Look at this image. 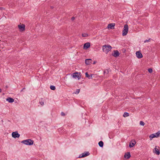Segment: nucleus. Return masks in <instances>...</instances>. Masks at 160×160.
Listing matches in <instances>:
<instances>
[{
	"label": "nucleus",
	"mask_w": 160,
	"mask_h": 160,
	"mask_svg": "<svg viewBox=\"0 0 160 160\" xmlns=\"http://www.w3.org/2000/svg\"><path fill=\"white\" fill-rule=\"evenodd\" d=\"M112 48L111 46L110 45H104L102 46V50L103 52H105L106 54L110 51Z\"/></svg>",
	"instance_id": "1"
},
{
	"label": "nucleus",
	"mask_w": 160,
	"mask_h": 160,
	"mask_svg": "<svg viewBox=\"0 0 160 160\" xmlns=\"http://www.w3.org/2000/svg\"><path fill=\"white\" fill-rule=\"evenodd\" d=\"M21 142L25 145L30 146L33 145L34 141L33 140L29 139L23 140Z\"/></svg>",
	"instance_id": "2"
},
{
	"label": "nucleus",
	"mask_w": 160,
	"mask_h": 160,
	"mask_svg": "<svg viewBox=\"0 0 160 160\" xmlns=\"http://www.w3.org/2000/svg\"><path fill=\"white\" fill-rule=\"evenodd\" d=\"M128 27L127 24H125L123 28V29L122 30V35L123 36H124L126 35L128 33Z\"/></svg>",
	"instance_id": "3"
},
{
	"label": "nucleus",
	"mask_w": 160,
	"mask_h": 160,
	"mask_svg": "<svg viewBox=\"0 0 160 160\" xmlns=\"http://www.w3.org/2000/svg\"><path fill=\"white\" fill-rule=\"evenodd\" d=\"M72 76L73 78H77L78 80L81 78V76L80 75V73L78 72H76L72 74Z\"/></svg>",
	"instance_id": "4"
},
{
	"label": "nucleus",
	"mask_w": 160,
	"mask_h": 160,
	"mask_svg": "<svg viewBox=\"0 0 160 160\" xmlns=\"http://www.w3.org/2000/svg\"><path fill=\"white\" fill-rule=\"evenodd\" d=\"M25 26L24 24H21L18 25V28L19 29L20 31L22 32L25 30Z\"/></svg>",
	"instance_id": "5"
},
{
	"label": "nucleus",
	"mask_w": 160,
	"mask_h": 160,
	"mask_svg": "<svg viewBox=\"0 0 160 160\" xmlns=\"http://www.w3.org/2000/svg\"><path fill=\"white\" fill-rule=\"evenodd\" d=\"M12 136L13 138H18L20 137V134L18 133L17 131L13 132L12 133Z\"/></svg>",
	"instance_id": "6"
},
{
	"label": "nucleus",
	"mask_w": 160,
	"mask_h": 160,
	"mask_svg": "<svg viewBox=\"0 0 160 160\" xmlns=\"http://www.w3.org/2000/svg\"><path fill=\"white\" fill-rule=\"evenodd\" d=\"M89 154L90 153L88 152H84L80 154L78 157V158H84L88 156Z\"/></svg>",
	"instance_id": "7"
},
{
	"label": "nucleus",
	"mask_w": 160,
	"mask_h": 160,
	"mask_svg": "<svg viewBox=\"0 0 160 160\" xmlns=\"http://www.w3.org/2000/svg\"><path fill=\"white\" fill-rule=\"evenodd\" d=\"M113 52L114 53H112V56L116 58L118 57L119 56L120 54L118 50H114Z\"/></svg>",
	"instance_id": "8"
},
{
	"label": "nucleus",
	"mask_w": 160,
	"mask_h": 160,
	"mask_svg": "<svg viewBox=\"0 0 160 160\" xmlns=\"http://www.w3.org/2000/svg\"><path fill=\"white\" fill-rule=\"evenodd\" d=\"M157 146H156L153 150V152L157 155H159L160 153V150L159 149L157 148Z\"/></svg>",
	"instance_id": "9"
},
{
	"label": "nucleus",
	"mask_w": 160,
	"mask_h": 160,
	"mask_svg": "<svg viewBox=\"0 0 160 160\" xmlns=\"http://www.w3.org/2000/svg\"><path fill=\"white\" fill-rule=\"evenodd\" d=\"M136 55L137 57L138 58H139V59L143 57V56H142V54L140 52V51H138L136 52Z\"/></svg>",
	"instance_id": "10"
},
{
	"label": "nucleus",
	"mask_w": 160,
	"mask_h": 160,
	"mask_svg": "<svg viewBox=\"0 0 160 160\" xmlns=\"http://www.w3.org/2000/svg\"><path fill=\"white\" fill-rule=\"evenodd\" d=\"M90 43L88 42L85 43L84 44L83 47V49H87L90 47Z\"/></svg>",
	"instance_id": "11"
},
{
	"label": "nucleus",
	"mask_w": 160,
	"mask_h": 160,
	"mask_svg": "<svg viewBox=\"0 0 160 160\" xmlns=\"http://www.w3.org/2000/svg\"><path fill=\"white\" fill-rule=\"evenodd\" d=\"M136 143V142L135 140H133V141L132 140L131 142H130L129 143V147L130 148L132 147H133L134 146V145Z\"/></svg>",
	"instance_id": "12"
},
{
	"label": "nucleus",
	"mask_w": 160,
	"mask_h": 160,
	"mask_svg": "<svg viewBox=\"0 0 160 160\" xmlns=\"http://www.w3.org/2000/svg\"><path fill=\"white\" fill-rule=\"evenodd\" d=\"M92 60L91 59H87L85 60V63L86 65H90L92 63Z\"/></svg>",
	"instance_id": "13"
},
{
	"label": "nucleus",
	"mask_w": 160,
	"mask_h": 160,
	"mask_svg": "<svg viewBox=\"0 0 160 160\" xmlns=\"http://www.w3.org/2000/svg\"><path fill=\"white\" fill-rule=\"evenodd\" d=\"M115 24L114 23H111L108 24V28H110L111 29H113L114 28Z\"/></svg>",
	"instance_id": "14"
},
{
	"label": "nucleus",
	"mask_w": 160,
	"mask_h": 160,
	"mask_svg": "<svg viewBox=\"0 0 160 160\" xmlns=\"http://www.w3.org/2000/svg\"><path fill=\"white\" fill-rule=\"evenodd\" d=\"M131 157L130 154L129 152H127L124 156V157L127 159H129Z\"/></svg>",
	"instance_id": "15"
},
{
	"label": "nucleus",
	"mask_w": 160,
	"mask_h": 160,
	"mask_svg": "<svg viewBox=\"0 0 160 160\" xmlns=\"http://www.w3.org/2000/svg\"><path fill=\"white\" fill-rule=\"evenodd\" d=\"M157 135L156 133L155 134H152L149 136L150 140H152V139L154 138H157Z\"/></svg>",
	"instance_id": "16"
},
{
	"label": "nucleus",
	"mask_w": 160,
	"mask_h": 160,
	"mask_svg": "<svg viewBox=\"0 0 160 160\" xmlns=\"http://www.w3.org/2000/svg\"><path fill=\"white\" fill-rule=\"evenodd\" d=\"M6 101L10 103H12L14 102V99L12 98L9 97L6 99Z\"/></svg>",
	"instance_id": "17"
},
{
	"label": "nucleus",
	"mask_w": 160,
	"mask_h": 160,
	"mask_svg": "<svg viewBox=\"0 0 160 160\" xmlns=\"http://www.w3.org/2000/svg\"><path fill=\"white\" fill-rule=\"evenodd\" d=\"M85 75L86 77L88 78L89 79L92 78V74H90V75H89L88 72H86L85 73Z\"/></svg>",
	"instance_id": "18"
},
{
	"label": "nucleus",
	"mask_w": 160,
	"mask_h": 160,
	"mask_svg": "<svg viewBox=\"0 0 160 160\" xmlns=\"http://www.w3.org/2000/svg\"><path fill=\"white\" fill-rule=\"evenodd\" d=\"M98 145L101 147H102L103 146V142L102 141H100L98 142Z\"/></svg>",
	"instance_id": "19"
},
{
	"label": "nucleus",
	"mask_w": 160,
	"mask_h": 160,
	"mask_svg": "<svg viewBox=\"0 0 160 160\" xmlns=\"http://www.w3.org/2000/svg\"><path fill=\"white\" fill-rule=\"evenodd\" d=\"M41 101H39V103L42 106L44 104V102H43V98H41Z\"/></svg>",
	"instance_id": "20"
},
{
	"label": "nucleus",
	"mask_w": 160,
	"mask_h": 160,
	"mask_svg": "<svg viewBox=\"0 0 160 160\" xmlns=\"http://www.w3.org/2000/svg\"><path fill=\"white\" fill-rule=\"evenodd\" d=\"M129 116V113H128L127 112H125L123 115V117H128V116Z\"/></svg>",
	"instance_id": "21"
},
{
	"label": "nucleus",
	"mask_w": 160,
	"mask_h": 160,
	"mask_svg": "<svg viewBox=\"0 0 160 160\" xmlns=\"http://www.w3.org/2000/svg\"><path fill=\"white\" fill-rule=\"evenodd\" d=\"M109 72V70L108 69L105 70L104 72V75L105 74H108Z\"/></svg>",
	"instance_id": "22"
},
{
	"label": "nucleus",
	"mask_w": 160,
	"mask_h": 160,
	"mask_svg": "<svg viewBox=\"0 0 160 160\" xmlns=\"http://www.w3.org/2000/svg\"><path fill=\"white\" fill-rule=\"evenodd\" d=\"M50 88L51 90H55L56 89V88H55V86H52V85H51L50 86Z\"/></svg>",
	"instance_id": "23"
},
{
	"label": "nucleus",
	"mask_w": 160,
	"mask_h": 160,
	"mask_svg": "<svg viewBox=\"0 0 160 160\" xmlns=\"http://www.w3.org/2000/svg\"><path fill=\"white\" fill-rule=\"evenodd\" d=\"M88 35L87 33H84L82 34V36L83 37H87L88 36Z\"/></svg>",
	"instance_id": "24"
},
{
	"label": "nucleus",
	"mask_w": 160,
	"mask_h": 160,
	"mask_svg": "<svg viewBox=\"0 0 160 160\" xmlns=\"http://www.w3.org/2000/svg\"><path fill=\"white\" fill-rule=\"evenodd\" d=\"M140 124L141 125L143 126L145 125V123H144V122L143 121H141L140 122Z\"/></svg>",
	"instance_id": "25"
},
{
	"label": "nucleus",
	"mask_w": 160,
	"mask_h": 160,
	"mask_svg": "<svg viewBox=\"0 0 160 160\" xmlns=\"http://www.w3.org/2000/svg\"><path fill=\"white\" fill-rule=\"evenodd\" d=\"M157 136L158 137L160 136V131H158L157 133H156Z\"/></svg>",
	"instance_id": "26"
},
{
	"label": "nucleus",
	"mask_w": 160,
	"mask_h": 160,
	"mask_svg": "<svg viewBox=\"0 0 160 160\" xmlns=\"http://www.w3.org/2000/svg\"><path fill=\"white\" fill-rule=\"evenodd\" d=\"M148 72L150 73H151L152 72V69L151 68H149L148 70Z\"/></svg>",
	"instance_id": "27"
},
{
	"label": "nucleus",
	"mask_w": 160,
	"mask_h": 160,
	"mask_svg": "<svg viewBox=\"0 0 160 160\" xmlns=\"http://www.w3.org/2000/svg\"><path fill=\"white\" fill-rule=\"evenodd\" d=\"M80 92V89H77L76 90V92H75V93L76 94H78Z\"/></svg>",
	"instance_id": "28"
},
{
	"label": "nucleus",
	"mask_w": 160,
	"mask_h": 160,
	"mask_svg": "<svg viewBox=\"0 0 160 160\" xmlns=\"http://www.w3.org/2000/svg\"><path fill=\"white\" fill-rule=\"evenodd\" d=\"M61 114L62 116H65V114L64 112H62L61 113Z\"/></svg>",
	"instance_id": "29"
},
{
	"label": "nucleus",
	"mask_w": 160,
	"mask_h": 160,
	"mask_svg": "<svg viewBox=\"0 0 160 160\" xmlns=\"http://www.w3.org/2000/svg\"><path fill=\"white\" fill-rule=\"evenodd\" d=\"M150 38H149L148 40H146L144 41V42L150 41Z\"/></svg>",
	"instance_id": "30"
},
{
	"label": "nucleus",
	"mask_w": 160,
	"mask_h": 160,
	"mask_svg": "<svg viewBox=\"0 0 160 160\" xmlns=\"http://www.w3.org/2000/svg\"><path fill=\"white\" fill-rule=\"evenodd\" d=\"M75 19V17H72L71 18V20H72V21H73V20H74Z\"/></svg>",
	"instance_id": "31"
},
{
	"label": "nucleus",
	"mask_w": 160,
	"mask_h": 160,
	"mask_svg": "<svg viewBox=\"0 0 160 160\" xmlns=\"http://www.w3.org/2000/svg\"><path fill=\"white\" fill-rule=\"evenodd\" d=\"M97 62L96 61H95L94 62H93V64H95Z\"/></svg>",
	"instance_id": "32"
},
{
	"label": "nucleus",
	"mask_w": 160,
	"mask_h": 160,
	"mask_svg": "<svg viewBox=\"0 0 160 160\" xmlns=\"http://www.w3.org/2000/svg\"><path fill=\"white\" fill-rule=\"evenodd\" d=\"M51 8L52 9H53V6H51Z\"/></svg>",
	"instance_id": "33"
},
{
	"label": "nucleus",
	"mask_w": 160,
	"mask_h": 160,
	"mask_svg": "<svg viewBox=\"0 0 160 160\" xmlns=\"http://www.w3.org/2000/svg\"><path fill=\"white\" fill-rule=\"evenodd\" d=\"M3 8L2 7H0V10H2Z\"/></svg>",
	"instance_id": "34"
},
{
	"label": "nucleus",
	"mask_w": 160,
	"mask_h": 160,
	"mask_svg": "<svg viewBox=\"0 0 160 160\" xmlns=\"http://www.w3.org/2000/svg\"><path fill=\"white\" fill-rule=\"evenodd\" d=\"M2 92V89L0 88V92Z\"/></svg>",
	"instance_id": "35"
},
{
	"label": "nucleus",
	"mask_w": 160,
	"mask_h": 160,
	"mask_svg": "<svg viewBox=\"0 0 160 160\" xmlns=\"http://www.w3.org/2000/svg\"><path fill=\"white\" fill-rule=\"evenodd\" d=\"M6 88H8V86H6Z\"/></svg>",
	"instance_id": "36"
},
{
	"label": "nucleus",
	"mask_w": 160,
	"mask_h": 160,
	"mask_svg": "<svg viewBox=\"0 0 160 160\" xmlns=\"http://www.w3.org/2000/svg\"><path fill=\"white\" fill-rule=\"evenodd\" d=\"M25 89V88H23V89Z\"/></svg>",
	"instance_id": "37"
}]
</instances>
